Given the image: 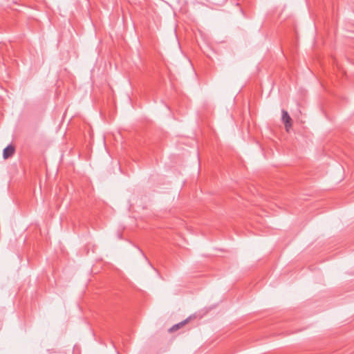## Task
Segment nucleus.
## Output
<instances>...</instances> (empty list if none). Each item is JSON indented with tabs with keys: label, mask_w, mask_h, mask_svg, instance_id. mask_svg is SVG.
I'll use <instances>...</instances> for the list:
<instances>
[{
	"label": "nucleus",
	"mask_w": 354,
	"mask_h": 354,
	"mask_svg": "<svg viewBox=\"0 0 354 354\" xmlns=\"http://www.w3.org/2000/svg\"><path fill=\"white\" fill-rule=\"evenodd\" d=\"M281 113V120L285 124L286 131H288L292 127V119L286 111L282 110Z\"/></svg>",
	"instance_id": "1"
},
{
	"label": "nucleus",
	"mask_w": 354,
	"mask_h": 354,
	"mask_svg": "<svg viewBox=\"0 0 354 354\" xmlns=\"http://www.w3.org/2000/svg\"><path fill=\"white\" fill-rule=\"evenodd\" d=\"M15 149L12 145H8L3 151V157L4 159H8L13 156Z\"/></svg>",
	"instance_id": "2"
},
{
	"label": "nucleus",
	"mask_w": 354,
	"mask_h": 354,
	"mask_svg": "<svg viewBox=\"0 0 354 354\" xmlns=\"http://www.w3.org/2000/svg\"><path fill=\"white\" fill-rule=\"evenodd\" d=\"M189 318L190 317H188L186 319L180 322V323H178L174 325L171 328H169V331L174 332V331H176L178 329L180 328L181 327H183L184 325H185L189 322Z\"/></svg>",
	"instance_id": "3"
}]
</instances>
